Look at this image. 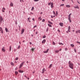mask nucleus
<instances>
[{"label": "nucleus", "instance_id": "obj_1", "mask_svg": "<svg viewBox=\"0 0 80 80\" xmlns=\"http://www.w3.org/2000/svg\"><path fill=\"white\" fill-rule=\"evenodd\" d=\"M69 67L71 68V69H73V64L70 61L68 62Z\"/></svg>", "mask_w": 80, "mask_h": 80}, {"label": "nucleus", "instance_id": "obj_2", "mask_svg": "<svg viewBox=\"0 0 80 80\" xmlns=\"http://www.w3.org/2000/svg\"><path fill=\"white\" fill-rule=\"evenodd\" d=\"M51 8H53V7H54V6H53V2L51 3Z\"/></svg>", "mask_w": 80, "mask_h": 80}, {"label": "nucleus", "instance_id": "obj_3", "mask_svg": "<svg viewBox=\"0 0 80 80\" xmlns=\"http://www.w3.org/2000/svg\"><path fill=\"white\" fill-rule=\"evenodd\" d=\"M3 20V18L2 17V16H1L0 17V22H1V23H2V21Z\"/></svg>", "mask_w": 80, "mask_h": 80}, {"label": "nucleus", "instance_id": "obj_4", "mask_svg": "<svg viewBox=\"0 0 80 80\" xmlns=\"http://www.w3.org/2000/svg\"><path fill=\"white\" fill-rule=\"evenodd\" d=\"M49 50V49H48L47 51H44V53H48V51Z\"/></svg>", "mask_w": 80, "mask_h": 80}, {"label": "nucleus", "instance_id": "obj_5", "mask_svg": "<svg viewBox=\"0 0 80 80\" xmlns=\"http://www.w3.org/2000/svg\"><path fill=\"white\" fill-rule=\"evenodd\" d=\"M24 31H25V29H22L21 34H23V32H24Z\"/></svg>", "mask_w": 80, "mask_h": 80}, {"label": "nucleus", "instance_id": "obj_6", "mask_svg": "<svg viewBox=\"0 0 80 80\" xmlns=\"http://www.w3.org/2000/svg\"><path fill=\"white\" fill-rule=\"evenodd\" d=\"M74 8H78V9H79V7H78V6L77 5L76 6H74Z\"/></svg>", "mask_w": 80, "mask_h": 80}, {"label": "nucleus", "instance_id": "obj_7", "mask_svg": "<svg viewBox=\"0 0 80 80\" xmlns=\"http://www.w3.org/2000/svg\"><path fill=\"white\" fill-rule=\"evenodd\" d=\"M42 73H44V72H45V71H46V70H45V68H44L42 70Z\"/></svg>", "mask_w": 80, "mask_h": 80}, {"label": "nucleus", "instance_id": "obj_8", "mask_svg": "<svg viewBox=\"0 0 80 80\" xmlns=\"http://www.w3.org/2000/svg\"><path fill=\"white\" fill-rule=\"evenodd\" d=\"M71 15H72V13H70L68 15V18H70L71 17Z\"/></svg>", "mask_w": 80, "mask_h": 80}, {"label": "nucleus", "instance_id": "obj_9", "mask_svg": "<svg viewBox=\"0 0 80 80\" xmlns=\"http://www.w3.org/2000/svg\"><path fill=\"white\" fill-rule=\"evenodd\" d=\"M5 8H3L2 10V12H5Z\"/></svg>", "mask_w": 80, "mask_h": 80}, {"label": "nucleus", "instance_id": "obj_10", "mask_svg": "<svg viewBox=\"0 0 80 80\" xmlns=\"http://www.w3.org/2000/svg\"><path fill=\"white\" fill-rule=\"evenodd\" d=\"M5 30L6 32H8V29L7 28H5Z\"/></svg>", "mask_w": 80, "mask_h": 80}, {"label": "nucleus", "instance_id": "obj_11", "mask_svg": "<svg viewBox=\"0 0 80 80\" xmlns=\"http://www.w3.org/2000/svg\"><path fill=\"white\" fill-rule=\"evenodd\" d=\"M63 23L62 22H60L59 23V25H60V26L61 27H63Z\"/></svg>", "mask_w": 80, "mask_h": 80}, {"label": "nucleus", "instance_id": "obj_12", "mask_svg": "<svg viewBox=\"0 0 80 80\" xmlns=\"http://www.w3.org/2000/svg\"><path fill=\"white\" fill-rule=\"evenodd\" d=\"M2 51H3V52H5V48L4 47H3L2 48Z\"/></svg>", "mask_w": 80, "mask_h": 80}, {"label": "nucleus", "instance_id": "obj_13", "mask_svg": "<svg viewBox=\"0 0 80 80\" xmlns=\"http://www.w3.org/2000/svg\"><path fill=\"white\" fill-rule=\"evenodd\" d=\"M46 42V40L45 39H44L42 42V43H44Z\"/></svg>", "mask_w": 80, "mask_h": 80}, {"label": "nucleus", "instance_id": "obj_14", "mask_svg": "<svg viewBox=\"0 0 80 80\" xmlns=\"http://www.w3.org/2000/svg\"><path fill=\"white\" fill-rule=\"evenodd\" d=\"M18 72H19L20 73H23V71L20 70H19Z\"/></svg>", "mask_w": 80, "mask_h": 80}, {"label": "nucleus", "instance_id": "obj_15", "mask_svg": "<svg viewBox=\"0 0 80 80\" xmlns=\"http://www.w3.org/2000/svg\"><path fill=\"white\" fill-rule=\"evenodd\" d=\"M10 6L11 7H13V3L12 2H11L10 4Z\"/></svg>", "mask_w": 80, "mask_h": 80}, {"label": "nucleus", "instance_id": "obj_16", "mask_svg": "<svg viewBox=\"0 0 80 80\" xmlns=\"http://www.w3.org/2000/svg\"><path fill=\"white\" fill-rule=\"evenodd\" d=\"M11 50H12V46H10L9 47V51L11 52Z\"/></svg>", "mask_w": 80, "mask_h": 80}, {"label": "nucleus", "instance_id": "obj_17", "mask_svg": "<svg viewBox=\"0 0 80 80\" xmlns=\"http://www.w3.org/2000/svg\"><path fill=\"white\" fill-rule=\"evenodd\" d=\"M0 29H1V32L2 33H3V29H2V27L0 28Z\"/></svg>", "mask_w": 80, "mask_h": 80}, {"label": "nucleus", "instance_id": "obj_18", "mask_svg": "<svg viewBox=\"0 0 80 80\" xmlns=\"http://www.w3.org/2000/svg\"><path fill=\"white\" fill-rule=\"evenodd\" d=\"M11 64L12 65V66H14V63L12 62H11Z\"/></svg>", "mask_w": 80, "mask_h": 80}, {"label": "nucleus", "instance_id": "obj_19", "mask_svg": "<svg viewBox=\"0 0 80 80\" xmlns=\"http://www.w3.org/2000/svg\"><path fill=\"white\" fill-rule=\"evenodd\" d=\"M53 65L52 64H51L49 66V68H52V66Z\"/></svg>", "mask_w": 80, "mask_h": 80}, {"label": "nucleus", "instance_id": "obj_20", "mask_svg": "<svg viewBox=\"0 0 80 80\" xmlns=\"http://www.w3.org/2000/svg\"><path fill=\"white\" fill-rule=\"evenodd\" d=\"M66 7H68V8H70V5H68L66 6Z\"/></svg>", "mask_w": 80, "mask_h": 80}, {"label": "nucleus", "instance_id": "obj_21", "mask_svg": "<svg viewBox=\"0 0 80 80\" xmlns=\"http://www.w3.org/2000/svg\"><path fill=\"white\" fill-rule=\"evenodd\" d=\"M55 53H58L59 52V50H56L55 51Z\"/></svg>", "mask_w": 80, "mask_h": 80}, {"label": "nucleus", "instance_id": "obj_22", "mask_svg": "<svg viewBox=\"0 0 80 80\" xmlns=\"http://www.w3.org/2000/svg\"><path fill=\"white\" fill-rule=\"evenodd\" d=\"M48 26H49V27H52V25H51L50 24H48Z\"/></svg>", "mask_w": 80, "mask_h": 80}, {"label": "nucleus", "instance_id": "obj_23", "mask_svg": "<svg viewBox=\"0 0 80 80\" xmlns=\"http://www.w3.org/2000/svg\"><path fill=\"white\" fill-rule=\"evenodd\" d=\"M48 22L49 23H50V24H51L52 25V24H53V23H52V22H50V21H48Z\"/></svg>", "mask_w": 80, "mask_h": 80}, {"label": "nucleus", "instance_id": "obj_24", "mask_svg": "<svg viewBox=\"0 0 80 80\" xmlns=\"http://www.w3.org/2000/svg\"><path fill=\"white\" fill-rule=\"evenodd\" d=\"M22 63H21L20 65V67H19V68H22Z\"/></svg>", "mask_w": 80, "mask_h": 80}, {"label": "nucleus", "instance_id": "obj_25", "mask_svg": "<svg viewBox=\"0 0 80 80\" xmlns=\"http://www.w3.org/2000/svg\"><path fill=\"white\" fill-rule=\"evenodd\" d=\"M38 19H40V20H42V18H41V17H40L38 18Z\"/></svg>", "mask_w": 80, "mask_h": 80}, {"label": "nucleus", "instance_id": "obj_26", "mask_svg": "<svg viewBox=\"0 0 80 80\" xmlns=\"http://www.w3.org/2000/svg\"><path fill=\"white\" fill-rule=\"evenodd\" d=\"M68 19L69 20L70 22V23H71V22H72V20H71V19H70V18H68Z\"/></svg>", "mask_w": 80, "mask_h": 80}, {"label": "nucleus", "instance_id": "obj_27", "mask_svg": "<svg viewBox=\"0 0 80 80\" xmlns=\"http://www.w3.org/2000/svg\"><path fill=\"white\" fill-rule=\"evenodd\" d=\"M34 10V7H32V9H31V10L32 11H33V10Z\"/></svg>", "mask_w": 80, "mask_h": 80}, {"label": "nucleus", "instance_id": "obj_28", "mask_svg": "<svg viewBox=\"0 0 80 80\" xmlns=\"http://www.w3.org/2000/svg\"><path fill=\"white\" fill-rule=\"evenodd\" d=\"M70 28H71V27L70 26H69L68 27V30H70Z\"/></svg>", "mask_w": 80, "mask_h": 80}, {"label": "nucleus", "instance_id": "obj_29", "mask_svg": "<svg viewBox=\"0 0 80 80\" xmlns=\"http://www.w3.org/2000/svg\"><path fill=\"white\" fill-rule=\"evenodd\" d=\"M45 20L44 19H42V22H45Z\"/></svg>", "mask_w": 80, "mask_h": 80}, {"label": "nucleus", "instance_id": "obj_30", "mask_svg": "<svg viewBox=\"0 0 80 80\" xmlns=\"http://www.w3.org/2000/svg\"><path fill=\"white\" fill-rule=\"evenodd\" d=\"M46 37V36H45V35H44L43 37V38H45Z\"/></svg>", "mask_w": 80, "mask_h": 80}, {"label": "nucleus", "instance_id": "obj_31", "mask_svg": "<svg viewBox=\"0 0 80 80\" xmlns=\"http://www.w3.org/2000/svg\"><path fill=\"white\" fill-rule=\"evenodd\" d=\"M71 47H74V45L71 44Z\"/></svg>", "mask_w": 80, "mask_h": 80}, {"label": "nucleus", "instance_id": "obj_32", "mask_svg": "<svg viewBox=\"0 0 80 80\" xmlns=\"http://www.w3.org/2000/svg\"><path fill=\"white\" fill-rule=\"evenodd\" d=\"M31 50L33 52L34 51V50H35V48H32Z\"/></svg>", "mask_w": 80, "mask_h": 80}, {"label": "nucleus", "instance_id": "obj_33", "mask_svg": "<svg viewBox=\"0 0 80 80\" xmlns=\"http://www.w3.org/2000/svg\"><path fill=\"white\" fill-rule=\"evenodd\" d=\"M15 73L16 75H17L18 74V72L16 71L15 72Z\"/></svg>", "mask_w": 80, "mask_h": 80}, {"label": "nucleus", "instance_id": "obj_34", "mask_svg": "<svg viewBox=\"0 0 80 80\" xmlns=\"http://www.w3.org/2000/svg\"><path fill=\"white\" fill-rule=\"evenodd\" d=\"M58 44L59 45H63V44L62 43H59Z\"/></svg>", "mask_w": 80, "mask_h": 80}, {"label": "nucleus", "instance_id": "obj_35", "mask_svg": "<svg viewBox=\"0 0 80 80\" xmlns=\"http://www.w3.org/2000/svg\"><path fill=\"white\" fill-rule=\"evenodd\" d=\"M22 2H24V1L23 0H20V2H22Z\"/></svg>", "mask_w": 80, "mask_h": 80}, {"label": "nucleus", "instance_id": "obj_36", "mask_svg": "<svg viewBox=\"0 0 80 80\" xmlns=\"http://www.w3.org/2000/svg\"><path fill=\"white\" fill-rule=\"evenodd\" d=\"M52 44L53 45H55V42H53Z\"/></svg>", "mask_w": 80, "mask_h": 80}, {"label": "nucleus", "instance_id": "obj_37", "mask_svg": "<svg viewBox=\"0 0 80 80\" xmlns=\"http://www.w3.org/2000/svg\"><path fill=\"white\" fill-rule=\"evenodd\" d=\"M25 63V62H22V63H21V64H22V65H23V64H24V63Z\"/></svg>", "mask_w": 80, "mask_h": 80}, {"label": "nucleus", "instance_id": "obj_38", "mask_svg": "<svg viewBox=\"0 0 80 80\" xmlns=\"http://www.w3.org/2000/svg\"><path fill=\"white\" fill-rule=\"evenodd\" d=\"M16 60H18V57H17L15 59Z\"/></svg>", "mask_w": 80, "mask_h": 80}, {"label": "nucleus", "instance_id": "obj_39", "mask_svg": "<svg viewBox=\"0 0 80 80\" xmlns=\"http://www.w3.org/2000/svg\"><path fill=\"white\" fill-rule=\"evenodd\" d=\"M64 5V4H61V5H60V6H61V7H62V6H63Z\"/></svg>", "mask_w": 80, "mask_h": 80}, {"label": "nucleus", "instance_id": "obj_40", "mask_svg": "<svg viewBox=\"0 0 80 80\" xmlns=\"http://www.w3.org/2000/svg\"><path fill=\"white\" fill-rule=\"evenodd\" d=\"M38 1H39V0H34V2H38Z\"/></svg>", "mask_w": 80, "mask_h": 80}, {"label": "nucleus", "instance_id": "obj_41", "mask_svg": "<svg viewBox=\"0 0 80 80\" xmlns=\"http://www.w3.org/2000/svg\"><path fill=\"white\" fill-rule=\"evenodd\" d=\"M17 69H18V68L17 67H16L15 68V70H17Z\"/></svg>", "mask_w": 80, "mask_h": 80}, {"label": "nucleus", "instance_id": "obj_42", "mask_svg": "<svg viewBox=\"0 0 80 80\" xmlns=\"http://www.w3.org/2000/svg\"><path fill=\"white\" fill-rule=\"evenodd\" d=\"M35 71H33L32 72L33 73H35Z\"/></svg>", "mask_w": 80, "mask_h": 80}, {"label": "nucleus", "instance_id": "obj_43", "mask_svg": "<svg viewBox=\"0 0 80 80\" xmlns=\"http://www.w3.org/2000/svg\"><path fill=\"white\" fill-rule=\"evenodd\" d=\"M50 4H51V3L50 2L48 3V5H50Z\"/></svg>", "mask_w": 80, "mask_h": 80}, {"label": "nucleus", "instance_id": "obj_44", "mask_svg": "<svg viewBox=\"0 0 80 80\" xmlns=\"http://www.w3.org/2000/svg\"><path fill=\"white\" fill-rule=\"evenodd\" d=\"M20 48V45L18 46V49H19Z\"/></svg>", "mask_w": 80, "mask_h": 80}, {"label": "nucleus", "instance_id": "obj_45", "mask_svg": "<svg viewBox=\"0 0 80 80\" xmlns=\"http://www.w3.org/2000/svg\"><path fill=\"white\" fill-rule=\"evenodd\" d=\"M68 31L69 32H70V29H68Z\"/></svg>", "mask_w": 80, "mask_h": 80}, {"label": "nucleus", "instance_id": "obj_46", "mask_svg": "<svg viewBox=\"0 0 80 80\" xmlns=\"http://www.w3.org/2000/svg\"><path fill=\"white\" fill-rule=\"evenodd\" d=\"M48 31V29H47L46 32H47Z\"/></svg>", "mask_w": 80, "mask_h": 80}, {"label": "nucleus", "instance_id": "obj_47", "mask_svg": "<svg viewBox=\"0 0 80 80\" xmlns=\"http://www.w3.org/2000/svg\"><path fill=\"white\" fill-rule=\"evenodd\" d=\"M36 27H37V25L34 26L33 28H35Z\"/></svg>", "mask_w": 80, "mask_h": 80}, {"label": "nucleus", "instance_id": "obj_48", "mask_svg": "<svg viewBox=\"0 0 80 80\" xmlns=\"http://www.w3.org/2000/svg\"><path fill=\"white\" fill-rule=\"evenodd\" d=\"M56 14L57 15H58V12L57 11L56 12Z\"/></svg>", "mask_w": 80, "mask_h": 80}, {"label": "nucleus", "instance_id": "obj_49", "mask_svg": "<svg viewBox=\"0 0 80 80\" xmlns=\"http://www.w3.org/2000/svg\"><path fill=\"white\" fill-rule=\"evenodd\" d=\"M65 51H67V48H66L65 49Z\"/></svg>", "mask_w": 80, "mask_h": 80}, {"label": "nucleus", "instance_id": "obj_50", "mask_svg": "<svg viewBox=\"0 0 80 80\" xmlns=\"http://www.w3.org/2000/svg\"><path fill=\"white\" fill-rule=\"evenodd\" d=\"M30 20V18H28V21H29V20Z\"/></svg>", "mask_w": 80, "mask_h": 80}, {"label": "nucleus", "instance_id": "obj_51", "mask_svg": "<svg viewBox=\"0 0 80 80\" xmlns=\"http://www.w3.org/2000/svg\"><path fill=\"white\" fill-rule=\"evenodd\" d=\"M53 13L54 15H55V12L54 11H53Z\"/></svg>", "mask_w": 80, "mask_h": 80}, {"label": "nucleus", "instance_id": "obj_52", "mask_svg": "<svg viewBox=\"0 0 80 80\" xmlns=\"http://www.w3.org/2000/svg\"><path fill=\"white\" fill-rule=\"evenodd\" d=\"M58 32H60V30H59V29H58Z\"/></svg>", "mask_w": 80, "mask_h": 80}, {"label": "nucleus", "instance_id": "obj_53", "mask_svg": "<svg viewBox=\"0 0 80 80\" xmlns=\"http://www.w3.org/2000/svg\"><path fill=\"white\" fill-rule=\"evenodd\" d=\"M38 33V32H36V34H37Z\"/></svg>", "mask_w": 80, "mask_h": 80}, {"label": "nucleus", "instance_id": "obj_54", "mask_svg": "<svg viewBox=\"0 0 80 80\" xmlns=\"http://www.w3.org/2000/svg\"><path fill=\"white\" fill-rule=\"evenodd\" d=\"M15 23H16V25H17L18 24L17 22H15Z\"/></svg>", "mask_w": 80, "mask_h": 80}, {"label": "nucleus", "instance_id": "obj_55", "mask_svg": "<svg viewBox=\"0 0 80 80\" xmlns=\"http://www.w3.org/2000/svg\"><path fill=\"white\" fill-rule=\"evenodd\" d=\"M78 2V3H79V4H80V2H79L78 1H77Z\"/></svg>", "mask_w": 80, "mask_h": 80}, {"label": "nucleus", "instance_id": "obj_56", "mask_svg": "<svg viewBox=\"0 0 80 80\" xmlns=\"http://www.w3.org/2000/svg\"><path fill=\"white\" fill-rule=\"evenodd\" d=\"M34 20H35V19H34V18H33L32 19V20H33V21H34Z\"/></svg>", "mask_w": 80, "mask_h": 80}, {"label": "nucleus", "instance_id": "obj_57", "mask_svg": "<svg viewBox=\"0 0 80 80\" xmlns=\"http://www.w3.org/2000/svg\"><path fill=\"white\" fill-rule=\"evenodd\" d=\"M29 43H30V45H31V44H32V43L31 42H30Z\"/></svg>", "mask_w": 80, "mask_h": 80}, {"label": "nucleus", "instance_id": "obj_58", "mask_svg": "<svg viewBox=\"0 0 80 80\" xmlns=\"http://www.w3.org/2000/svg\"><path fill=\"white\" fill-rule=\"evenodd\" d=\"M28 22H31V21H30V20H29V21H28Z\"/></svg>", "mask_w": 80, "mask_h": 80}, {"label": "nucleus", "instance_id": "obj_59", "mask_svg": "<svg viewBox=\"0 0 80 80\" xmlns=\"http://www.w3.org/2000/svg\"><path fill=\"white\" fill-rule=\"evenodd\" d=\"M51 18H53V16H51Z\"/></svg>", "mask_w": 80, "mask_h": 80}, {"label": "nucleus", "instance_id": "obj_60", "mask_svg": "<svg viewBox=\"0 0 80 80\" xmlns=\"http://www.w3.org/2000/svg\"><path fill=\"white\" fill-rule=\"evenodd\" d=\"M59 50L60 51H61L62 50V49H60Z\"/></svg>", "mask_w": 80, "mask_h": 80}, {"label": "nucleus", "instance_id": "obj_61", "mask_svg": "<svg viewBox=\"0 0 80 80\" xmlns=\"http://www.w3.org/2000/svg\"><path fill=\"white\" fill-rule=\"evenodd\" d=\"M19 43L20 44H21V42H19Z\"/></svg>", "mask_w": 80, "mask_h": 80}, {"label": "nucleus", "instance_id": "obj_62", "mask_svg": "<svg viewBox=\"0 0 80 80\" xmlns=\"http://www.w3.org/2000/svg\"><path fill=\"white\" fill-rule=\"evenodd\" d=\"M72 32H75V30H72Z\"/></svg>", "mask_w": 80, "mask_h": 80}, {"label": "nucleus", "instance_id": "obj_63", "mask_svg": "<svg viewBox=\"0 0 80 80\" xmlns=\"http://www.w3.org/2000/svg\"><path fill=\"white\" fill-rule=\"evenodd\" d=\"M24 77H26V78H27V76H24Z\"/></svg>", "mask_w": 80, "mask_h": 80}, {"label": "nucleus", "instance_id": "obj_64", "mask_svg": "<svg viewBox=\"0 0 80 80\" xmlns=\"http://www.w3.org/2000/svg\"><path fill=\"white\" fill-rule=\"evenodd\" d=\"M16 50L14 49V52H16Z\"/></svg>", "mask_w": 80, "mask_h": 80}]
</instances>
